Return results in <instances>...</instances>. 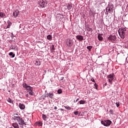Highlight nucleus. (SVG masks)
Instances as JSON below:
<instances>
[{
    "label": "nucleus",
    "mask_w": 128,
    "mask_h": 128,
    "mask_svg": "<svg viewBox=\"0 0 128 128\" xmlns=\"http://www.w3.org/2000/svg\"><path fill=\"white\" fill-rule=\"evenodd\" d=\"M35 66H40V60H37L34 62Z\"/></svg>",
    "instance_id": "nucleus-14"
},
{
    "label": "nucleus",
    "mask_w": 128,
    "mask_h": 128,
    "mask_svg": "<svg viewBox=\"0 0 128 128\" xmlns=\"http://www.w3.org/2000/svg\"><path fill=\"white\" fill-rule=\"evenodd\" d=\"M46 70H44V72H46Z\"/></svg>",
    "instance_id": "nucleus-43"
},
{
    "label": "nucleus",
    "mask_w": 128,
    "mask_h": 128,
    "mask_svg": "<svg viewBox=\"0 0 128 128\" xmlns=\"http://www.w3.org/2000/svg\"><path fill=\"white\" fill-rule=\"evenodd\" d=\"M108 40H110L112 42H114L116 41V35H110L108 38Z\"/></svg>",
    "instance_id": "nucleus-5"
},
{
    "label": "nucleus",
    "mask_w": 128,
    "mask_h": 128,
    "mask_svg": "<svg viewBox=\"0 0 128 128\" xmlns=\"http://www.w3.org/2000/svg\"><path fill=\"white\" fill-rule=\"evenodd\" d=\"M0 18H4V16H6V14L2 12H0Z\"/></svg>",
    "instance_id": "nucleus-23"
},
{
    "label": "nucleus",
    "mask_w": 128,
    "mask_h": 128,
    "mask_svg": "<svg viewBox=\"0 0 128 128\" xmlns=\"http://www.w3.org/2000/svg\"><path fill=\"white\" fill-rule=\"evenodd\" d=\"M92 48V46H87V49L90 52Z\"/></svg>",
    "instance_id": "nucleus-29"
},
{
    "label": "nucleus",
    "mask_w": 128,
    "mask_h": 128,
    "mask_svg": "<svg viewBox=\"0 0 128 128\" xmlns=\"http://www.w3.org/2000/svg\"><path fill=\"white\" fill-rule=\"evenodd\" d=\"M38 4L41 8H46V3L44 0H40Z\"/></svg>",
    "instance_id": "nucleus-7"
},
{
    "label": "nucleus",
    "mask_w": 128,
    "mask_h": 128,
    "mask_svg": "<svg viewBox=\"0 0 128 128\" xmlns=\"http://www.w3.org/2000/svg\"><path fill=\"white\" fill-rule=\"evenodd\" d=\"M7 100L8 102H10V104H13L14 103V100H11L10 98H8Z\"/></svg>",
    "instance_id": "nucleus-21"
},
{
    "label": "nucleus",
    "mask_w": 128,
    "mask_h": 128,
    "mask_svg": "<svg viewBox=\"0 0 128 128\" xmlns=\"http://www.w3.org/2000/svg\"><path fill=\"white\" fill-rule=\"evenodd\" d=\"M64 108L66 110H72V107H70V106H64Z\"/></svg>",
    "instance_id": "nucleus-24"
},
{
    "label": "nucleus",
    "mask_w": 128,
    "mask_h": 128,
    "mask_svg": "<svg viewBox=\"0 0 128 128\" xmlns=\"http://www.w3.org/2000/svg\"><path fill=\"white\" fill-rule=\"evenodd\" d=\"M114 74L112 73L108 76L107 78L108 80V82L110 84H112V80H114Z\"/></svg>",
    "instance_id": "nucleus-4"
},
{
    "label": "nucleus",
    "mask_w": 128,
    "mask_h": 128,
    "mask_svg": "<svg viewBox=\"0 0 128 128\" xmlns=\"http://www.w3.org/2000/svg\"><path fill=\"white\" fill-rule=\"evenodd\" d=\"M24 88H26L30 96H32V88L30 86H28L26 84L24 83L22 84Z\"/></svg>",
    "instance_id": "nucleus-3"
},
{
    "label": "nucleus",
    "mask_w": 128,
    "mask_h": 128,
    "mask_svg": "<svg viewBox=\"0 0 128 128\" xmlns=\"http://www.w3.org/2000/svg\"><path fill=\"white\" fill-rule=\"evenodd\" d=\"M108 12H110V14L112 12V8L110 7H107L106 8V12H105L106 14H108Z\"/></svg>",
    "instance_id": "nucleus-8"
},
{
    "label": "nucleus",
    "mask_w": 128,
    "mask_h": 128,
    "mask_svg": "<svg viewBox=\"0 0 128 128\" xmlns=\"http://www.w3.org/2000/svg\"><path fill=\"white\" fill-rule=\"evenodd\" d=\"M66 44L68 48H70L72 46V43L70 42V40H67L66 41Z\"/></svg>",
    "instance_id": "nucleus-13"
},
{
    "label": "nucleus",
    "mask_w": 128,
    "mask_h": 128,
    "mask_svg": "<svg viewBox=\"0 0 128 128\" xmlns=\"http://www.w3.org/2000/svg\"><path fill=\"white\" fill-rule=\"evenodd\" d=\"M28 94H26V96L27 97V98H28Z\"/></svg>",
    "instance_id": "nucleus-40"
},
{
    "label": "nucleus",
    "mask_w": 128,
    "mask_h": 128,
    "mask_svg": "<svg viewBox=\"0 0 128 128\" xmlns=\"http://www.w3.org/2000/svg\"><path fill=\"white\" fill-rule=\"evenodd\" d=\"M78 100H80V99H79V98L76 99V100H74V102H78Z\"/></svg>",
    "instance_id": "nucleus-37"
},
{
    "label": "nucleus",
    "mask_w": 128,
    "mask_h": 128,
    "mask_svg": "<svg viewBox=\"0 0 128 128\" xmlns=\"http://www.w3.org/2000/svg\"><path fill=\"white\" fill-rule=\"evenodd\" d=\"M54 110H58V107H56V106H55L54 107Z\"/></svg>",
    "instance_id": "nucleus-38"
},
{
    "label": "nucleus",
    "mask_w": 128,
    "mask_h": 128,
    "mask_svg": "<svg viewBox=\"0 0 128 128\" xmlns=\"http://www.w3.org/2000/svg\"><path fill=\"white\" fill-rule=\"evenodd\" d=\"M74 114L75 116H78V111L74 112Z\"/></svg>",
    "instance_id": "nucleus-30"
},
{
    "label": "nucleus",
    "mask_w": 128,
    "mask_h": 128,
    "mask_svg": "<svg viewBox=\"0 0 128 128\" xmlns=\"http://www.w3.org/2000/svg\"><path fill=\"white\" fill-rule=\"evenodd\" d=\"M80 104H86V101L84 100H81L79 101Z\"/></svg>",
    "instance_id": "nucleus-22"
},
{
    "label": "nucleus",
    "mask_w": 128,
    "mask_h": 128,
    "mask_svg": "<svg viewBox=\"0 0 128 128\" xmlns=\"http://www.w3.org/2000/svg\"><path fill=\"white\" fill-rule=\"evenodd\" d=\"M13 128L12 127H10V128Z\"/></svg>",
    "instance_id": "nucleus-42"
},
{
    "label": "nucleus",
    "mask_w": 128,
    "mask_h": 128,
    "mask_svg": "<svg viewBox=\"0 0 128 128\" xmlns=\"http://www.w3.org/2000/svg\"><path fill=\"white\" fill-rule=\"evenodd\" d=\"M12 126H13L14 128H20L18 124L16 122L12 124Z\"/></svg>",
    "instance_id": "nucleus-16"
},
{
    "label": "nucleus",
    "mask_w": 128,
    "mask_h": 128,
    "mask_svg": "<svg viewBox=\"0 0 128 128\" xmlns=\"http://www.w3.org/2000/svg\"><path fill=\"white\" fill-rule=\"evenodd\" d=\"M60 110H64V109H62V108H60Z\"/></svg>",
    "instance_id": "nucleus-41"
},
{
    "label": "nucleus",
    "mask_w": 128,
    "mask_h": 128,
    "mask_svg": "<svg viewBox=\"0 0 128 128\" xmlns=\"http://www.w3.org/2000/svg\"><path fill=\"white\" fill-rule=\"evenodd\" d=\"M98 40L102 41L104 40V38H102V36L101 34H98Z\"/></svg>",
    "instance_id": "nucleus-18"
},
{
    "label": "nucleus",
    "mask_w": 128,
    "mask_h": 128,
    "mask_svg": "<svg viewBox=\"0 0 128 128\" xmlns=\"http://www.w3.org/2000/svg\"><path fill=\"white\" fill-rule=\"evenodd\" d=\"M105 86H106V84H105Z\"/></svg>",
    "instance_id": "nucleus-44"
},
{
    "label": "nucleus",
    "mask_w": 128,
    "mask_h": 128,
    "mask_svg": "<svg viewBox=\"0 0 128 128\" xmlns=\"http://www.w3.org/2000/svg\"><path fill=\"white\" fill-rule=\"evenodd\" d=\"M46 97L50 98H54V93H48L46 94Z\"/></svg>",
    "instance_id": "nucleus-15"
},
{
    "label": "nucleus",
    "mask_w": 128,
    "mask_h": 128,
    "mask_svg": "<svg viewBox=\"0 0 128 128\" xmlns=\"http://www.w3.org/2000/svg\"><path fill=\"white\" fill-rule=\"evenodd\" d=\"M58 94H62V90L59 89V90H58Z\"/></svg>",
    "instance_id": "nucleus-34"
},
{
    "label": "nucleus",
    "mask_w": 128,
    "mask_h": 128,
    "mask_svg": "<svg viewBox=\"0 0 128 128\" xmlns=\"http://www.w3.org/2000/svg\"><path fill=\"white\" fill-rule=\"evenodd\" d=\"M67 8L70 10H72V4L70 3L67 5Z\"/></svg>",
    "instance_id": "nucleus-19"
},
{
    "label": "nucleus",
    "mask_w": 128,
    "mask_h": 128,
    "mask_svg": "<svg viewBox=\"0 0 128 128\" xmlns=\"http://www.w3.org/2000/svg\"><path fill=\"white\" fill-rule=\"evenodd\" d=\"M13 120L15 121L18 122V124L20 126V128H24V124H26V122H24V120H22V118H20L18 115L16 114L12 118Z\"/></svg>",
    "instance_id": "nucleus-1"
},
{
    "label": "nucleus",
    "mask_w": 128,
    "mask_h": 128,
    "mask_svg": "<svg viewBox=\"0 0 128 128\" xmlns=\"http://www.w3.org/2000/svg\"><path fill=\"white\" fill-rule=\"evenodd\" d=\"M86 30H87L88 32H92V28H90L89 27H88L86 28Z\"/></svg>",
    "instance_id": "nucleus-28"
},
{
    "label": "nucleus",
    "mask_w": 128,
    "mask_h": 128,
    "mask_svg": "<svg viewBox=\"0 0 128 128\" xmlns=\"http://www.w3.org/2000/svg\"><path fill=\"white\" fill-rule=\"evenodd\" d=\"M18 14H20V11H18V10H15L13 12V16H14V18H16Z\"/></svg>",
    "instance_id": "nucleus-9"
},
{
    "label": "nucleus",
    "mask_w": 128,
    "mask_h": 128,
    "mask_svg": "<svg viewBox=\"0 0 128 128\" xmlns=\"http://www.w3.org/2000/svg\"><path fill=\"white\" fill-rule=\"evenodd\" d=\"M116 104L117 108H118L120 106V102H116Z\"/></svg>",
    "instance_id": "nucleus-35"
},
{
    "label": "nucleus",
    "mask_w": 128,
    "mask_h": 128,
    "mask_svg": "<svg viewBox=\"0 0 128 128\" xmlns=\"http://www.w3.org/2000/svg\"><path fill=\"white\" fill-rule=\"evenodd\" d=\"M46 116L44 115V114L42 115V118L44 120H46Z\"/></svg>",
    "instance_id": "nucleus-25"
},
{
    "label": "nucleus",
    "mask_w": 128,
    "mask_h": 128,
    "mask_svg": "<svg viewBox=\"0 0 128 128\" xmlns=\"http://www.w3.org/2000/svg\"><path fill=\"white\" fill-rule=\"evenodd\" d=\"M18 106L20 110H24V108H26V106H24V104L22 103L19 104Z\"/></svg>",
    "instance_id": "nucleus-12"
},
{
    "label": "nucleus",
    "mask_w": 128,
    "mask_h": 128,
    "mask_svg": "<svg viewBox=\"0 0 128 128\" xmlns=\"http://www.w3.org/2000/svg\"><path fill=\"white\" fill-rule=\"evenodd\" d=\"M102 124H103L104 126H110V124H112V121L110 120H106L104 121L101 122Z\"/></svg>",
    "instance_id": "nucleus-6"
},
{
    "label": "nucleus",
    "mask_w": 128,
    "mask_h": 128,
    "mask_svg": "<svg viewBox=\"0 0 128 128\" xmlns=\"http://www.w3.org/2000/svg\"><path fill=\"white\" fill-rule=\"evenodd\" d=\"M94 86L96 90H98V84H96V83L94 84Z\"/></svg>",
    "instance_id": "nucleus-33"
},
{
    "label": "nucleus",
    "mask_w": 128,
    "mask_h": 128,
    "mask_svg": "<svg viewBox=\"0 0 128 128\" xmlns=\"http://www.w3.org/2000/svg\"><path fill=\"white\" fill-rule=\"evenodd\" d=\"M76 38L78 40H80V42H82V40H84V36L81 35H78L76 36Z\"/></svg>",
    "instance_id": "nucleus-10"
},
{
    "label": "nucleus",
    "mask_w": 128,
    "mask_h": 128,
    "mask_svg": "<svg viewBox=\"0 0 128 128\" xmlns=\"http://www.w3.org/2000/svg\"><path fill=\"white\" fill-rule=\"evenodd\" d=\"M10 50H15L16 47H14V46H11L10 47Z\"/></svg>",
    "instance_id": "nucleus-32"
},
{
    "label": "nucleus",
    "mask_w": 128,
    "mask_h": 128,
    "mask_svg": "<svg viewBox=\"0 0 128 128\" xmlns=\"http://www.w3.org/2000/svg\"><path fill=\"white\" fill-rule=\"evenodd\" d=\"M90 80L92 82H96V81L94 80V78H91Z\"/></svg>",
    "instance_id": "nucleus-36"
},
{
    "label": "nucleus",
    "mask_w": 128,
    "mask_h": 128,
    "mask_svg": "<svg viewBox=\"0 0 128 128\" xmlns=\"http://www.w3.org/2000/svg\"><path fill=\"white\" fill-rule=\"evenodd\" d=\"M50 51L52 52H54V45L52 44L51 45L50 47Z\"/></svg>",
    "instance_id": "nucleus-17"
},
{
    "label": "nucleus",
    "mask_w": 128,
    "mask_h": 128,
    "mask_svg": "<svg viewBox=\"0 0 128 128\" xmlns=\"http://www.w3.org/2000/svg\"><path fill=\"white\" fill-rule=\"evenodd\" d=\"M9 56H12V58H14V54L12 52H10L9 53Z\"/></svg>",
    "instance_id": "nucleus-27"
},
{
    "label": "nucleus",
    "mask_w": 128,
    "mask_h": 128,
    "mask_svg": "<svg viewBox=\"0 0 128 128\" xmlns=\"http://www.w3.org/2000/svg\"><path fill=\"white\" fill-rule=\"evenodd\" d=\"M118 32L121 38H122L123 40L125 36L128 34V32H126V29L124 28H119L118 30Z\"/></svg>",
    "instance_id": "nucleus-2"
},
{
    "label": "nucleus",
    "mask_w": 128,
    "mask_h": 128,
    "mask_svg": "<svg viewBox=\"0 0 128 128\" xmlns=\"http://www.w3.org/2000/svg\"><path fill=\"white\" fill-rule=\"evenodd\" d=\"M64 77H62V78H61L60 80H64Z\"/></svg>",
    "instance_id": "nucleus-39"
},
{
    "label": "nucleus",
    "mask_w": 128,
    "mask_h": 128,
    "mask_svg": "<svg viewBox=\"0 0 128 128\" xmlns=\"http://www.w3.org/2000/svg\"><path fill=\"white\" fill-rule=\"evenodd\" d=\"M8 25L7 26V28H10V25L12 24L10 23V22H8Z\"/></svg>",
    "instance_id": "nucleus-26"
},
{
    "label": "nucleus",
    "mask_w": 128,
    "mask_h": 128,
    "mask_svg": "<svg viewBox=\"0 0 128 128\" xmlns=\"http://www.w3.org/2000/svg\"><path fill=\"white\" fill-rule=\"evenodd\" d=\"M109 112H110V114H114V110H110L109 111Z\"/></svg>",
    "instance_id": "nucleus-31"
},
{
    "label": "nucleus",
    "mask_w": 128,
    "mask_h": 128,
    "mask_svg": "<svg viewBox=\"0 0 128 128\" xmlns=\"http://www.w3.org/2000/svg\"><path fill=\"white\" fill-rule=\"evenodd\" d=\"M47 40H52V35H48L46 36Z\"/></svg>",
    "instance_id": "nucleus-20"
},
{
    "label": "nucleus",
    "mask_w": 128,
    "mask_h": 128,
    "mask_svg": "<svg viewBox=\"0 0 128 128\" xmlns=\"http://www.w3.org/2000/svg\"><path fill=\"white\" fill-rule=\"evenodd\" d=\"M36 126H42V122L38 121L34 124Z\"/></svg>",
    "instance_id": "nucleus-11"
}]
</instances>
